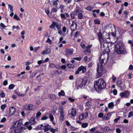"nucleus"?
Segmentation results:
<instances>
[{
  "label": "nucleus",
  "instance_id": "obj_39",
  "mask_svg": "<svg viewBox=\"0 0 133 133\" xmlns=\"http://www.w3.org/2000/svg\"><path fill=\"white\" fill-rule=\"evenodd\" d=\"M49 66L51 68H54L55 67V65L53 63H51L49 64Z\"/></svg>",
  "mask_w": 133,
  "mask_h": 133
},
{
  "label": "nucleus",
  "instance_id": "obj_4",
  "mask_svg": "<svg viewBox=\"0 0 133 133\" xmlns=\"http://www.w3.org/2000/svg\"><path fill=\"white\" fill-rule=\"evenodd\" d=\"M22 124L18 122L14 123L11 128L10 133H20L22 129L21 127Z\"/></svg>",
  "mask_w": 133,
  "mask_h": 133
},
{
  "label": "nucleus",
  "instance_id": "obj_5",
  "mask_svg": "<svg viewBox=\"0 0 133 133\" xmlns=\"http://www.w3.org/2000/svg\"><path fill=\"white\" fill-rule=\"evenodd\" d=\"M51 125L46 123H44L38 126V128L40 129H44V132L49 131L50 129Z\"/></svg>",
  "mask_w": 133,
  "mask_h": 133
},
{
  "label": "nucleus",
  "instance_id": "obj_28",
  "mask_svg": "<svg viewBox=\"0 0 133 133\" xmlns=\"http://www.w3.org/2000/svg\"><path fill=\"white\" fill-rule=\"evenodd\" d=\"M8 9L9 10L10 12H12L13 11V6L11 4H8Z\"/></svg>",
  "mask_w": 133,
  "mask_h": 133
},
{
  "label": "nucleus",
  "instance_id": "obj_29",
  "mask_svg": "<svg viewBox=\"0 0 133 133\" xmlns=\"http://www.w3.org/2000/svg\"><path fill=\"white\" fill-rule=\"evenodd\" d=\"M88 123H83L82 124V127L84 128L87 127L88 125Z\"/></svg>",
  "mask_w": 133,
  "mask_h": 133
},
{
  "label": "nucleus",
  "instance_id": "obj_36",
  "mask_svg": "<svg viewBox=\"0 0 133 133\" xmlns=\"http://www.w3.org/2000/svg\"><path fill=\"white\" fill-rule=\"evenodd\" d=\"M95 24H100V21L98 19H96L94 21Z\"/></svg>",
  "mask_w": 133,
  "mask_h": 133
},
{
  "label": "nucleus",
  "instance_id": "obj_3",
  "mask_svg": "<svg viewBox=\"0 0 133 133\" xmlns=\"http://www.w3.org/2000/svg\"><path fill=\"white\" fill-rule=\"evenodd\" d=\"M117 44L119 47L117 46L115 48V51L117 54H124L127 53V51L126 49V47L122 42H118Z\"/></svg>",
  "mask_w": 133,
  "mask_h": 133
},
{
  "label": "nucleus",
  "instance_id": "obj_55",
  "mask_svg": "<svg viewBox=\"0 0 133 133\" xmlns=\"http://www.w3.org/2000/svg\"><path fill=\"white\" fill-rule=\"evenodd\" d=\"M61 18L64 19H65L66 18L65 15L63 14H61Z\"/></svg>",
  "mask_w": 133,
  "mask_h": 133
},
{
  "label": "nucleus",
  "instance_id": "obj_38",
  "mask_svg": "<svg viewBox=\"0 0 133 133\" xmlns=\"http://www.w3.org/2000/svg\"><path fill=\"white\" fill-rule=\"evenodd\" d=\"M49 118L50 119V121H52L54 120V118L53 116L51 114H50L49 116Z\"/></svg>",
  "mask_w": 133,
  "mask_h": 133
},
{
  "label": "nucleus",
  "instance_id": "obj_62",
  "mask_svg": "<svg viewBox=\"0 0 133 133\" xmlns=\"http://www.w3.org/2000/svg\"><path fill=\"white\" fill-rule=\"evenodd\" d=\"M113 92L114 95H116L117 94V91L116 89H114L113 91Z\"/></svg>",
  "mask_w": 133,
  "mask_h": 133
},
{
  "label": "nucleus",
  "instance_id": "obj_14",
  "mask_svg": "<svg viewBox=\"0 0 133 133\" xmlns=\"http://www.w3.org/2000/svg\"><path fill=\"white\" fill-rule=\"evenodd\" d=\"M87 83V81L86 80H85L84 79H82L80 81L79 84V85L78 87L81 88H84Z\"/></svg>",
  "mask_w": 133,
  "mask_h": 133
},
{
  "label": "nucleus",
  "instance_id": "obj_31",
  "mask_svg": "<svg viewBox=\"0 0 133 133\" xmlns=\"http://www.w3.org/2000/svg\"><path fill=\"white\" fill-rule=\"evenodd\" d=\"M86 106L88 107H90L91 106V102L88 101L86 103Z\"/></svg>",
  "mask_w": 133,
  "mask_h": 133
},
{
  "label": "nucleus",
  "instance_id": "obj_60",
  "mask_svg": "<svg viewBox=\"0 0 133 133\" xmlns=\"http://www.w3.org/2000/svg\"><path fill=\"white\" fill-rule=\"evenodd\" d=\"M12 29H14L15 28L17 29H19V28L18 26H13L12 27Z\"/></svg>",
  "mask_w": 133,
  "mask_h": 133
},
{
  "label": "nucleus",
  "instance_id": "obj_16",
  "mask_svg": "<svg viewBox=\"0 0 133 133\" xmlns=\"http://www.w3.org/2000/svg\"><path fill=\"white\" fill-rule=\"evenodd\" d=\"M73 52V50L72 49H68L65 51V55L67 57H69L70 55H72Z\"/></svg>",
  "mask_w": 133,
  "mask_h": 133
},
{
  "label": "nucleus",
  "instance_id": "obj_30",
  "mask_svg": "<svg viewBox=\"0 0 133 133\" xmlns=\"http://www.w3.org/2000/svg\"><path fill=\"white\" fill-rule=\"evenodd\" d=\"M50 131L52 133H55L56 131H58V129L57 128L56 129H54L53 128H51L50 129Z\"/></svg>",
  "mask_w": 133,
  "mask_h": 133
},
{
  "label": "nucleus",
  "instance_id": "obj_27",
  "mask_svg": "<svg viewBox=\"0 0 133 133\" xmlns=\"http://www.w3.org/2000/svg\"><path fill=\"white\" fill-rule=\"evenodd\" d=\"M81 10L79 9L76 10L74 11V13L76 15H77L79 13H81Z\"/></svg>",
  "mask_w": 133,
  "mask_h": 133
},
{
  "label": "nucleus",
  "instance_id": "obj_25",
  "mask_svg": "<svg viewBox=\"0 0 133 133\" xmlns=\"http://www.w3.org/2000/svg\"><path fill=\"white\" fill-rule=\"evenodd\" d=\"M13 18L14 19H16L17 21H19L20 20V18L18 17V15L16 14H15L14 15V16L13 17Z\"/></svg>",
  "mask_w": 133,
  "mask_h": 133
},
{
  "label": "nucleus",
  "instance_id": "obj_46",
  "mask_svg": "<svg viewBox=\"0 0 133 133\" xmlns=\"http://www.w3.org/2000/svg\"><path fill=\"white\" fill-rule=\"evenodd\" d=\"M133 115V112H129L128 115V117L129 118H130L131 117H132Z\"/></svg>",
  "mask_w": 133,
  "mask_h": 133
},
{
  "label": "nucleus",
  "instance_id": "obj_52",
  "mask_svg": "<svg viewBox=\"0 0 133 133\" xmlns=\"http://www.w3.org/2000/svg\"><path fill=\"white\" fill-rule=\"evenodd\" d=\"M51 11L52 12H55L57 11V10L55 8H52L51 9Z\"/></svg>",
  "mask_w": 133,
  "mask_h": 133
},
{
  "label": "nucleus",
  "instance_id": "obj_51",
  "mask_svg": "<svg viewBox=\"0 0 133 133\" xmlns=\"http://www.w3.org/2000/svg\"><path fill=\"white\" fill-rule=\"evenodd\" d=\"M104 114L102 112H100L98 116L99 118H102L103 117Z\"/></svg>",
  "mask_w": 133,
  "mask_h": 133
},
{
  "label": "nucleus",
  "instance_id": "obj_10",
  "mask_svg": "<svg viewBox=\"0 0 133 133\" xmlns=\"http://www.w3.org/2000/svg\"><path fill=\"white\" fill-rule=\"evenodd\" d=\"M59 109L60 112L59 120L61 121H62L64 120V118L63 109V107H59Z\"/></svg>",
  "mask_w": 133,
  "mask_h": 133
},
{
  "label": "nucleus",
  "instance_id": "obj_57",
  "mask_svg": "<svg viewBox=\"0 0 133 133\" xmlns=\"http://www.w3.org/2000/svg\"><path fill=\"white\" fill-rule=\"evenodd\" d=\"M100 4H101L103 6H105V5H106L107 4H108V5H109L110 4V3L109 2H107L104 3H103L102 4L99 3Z\"/></svg>",
  "mask_w": 133,
  "mask_h": 133
},
{
  "label": "nucleus",
  "instance_id": "obj_34",
  "mask_svg": "<svg viewBox=\"0 0 133 133\" xmlns=\"http://www.w3.org/2000/svg\"><path fill=\"white\" fill-rule=\"evenodd\" d=\"M41 115V113L40 111H38L36 114V117L37 118H38Z\"/></svg>",
  "mask_w": 133,
  "mask_h": 133
},
{
  "label": "nucleus",
  "instance_id": "obj_35",
  "mask_svg": "<svg viewBox=\"0 0 133 133\" xmlns=\"http://www.w3.org/2000/svg\"><path fill=\"white\" fill-rule=\"evenodd\" d=\"M48 118V116H44L42 117L41 118V120H47Z\"/></svg>",
  "mask_w": 133,
  "mask_h": 133
},
{
  "label": "nucleus",
  "instance_id": "obj_33",
  "mask_svg": "<svg viewBox=\"0 0 133 133\" xmlns=\"http://www.w3.org/2000/svg\"><path fill=\"white\" fill-rule=\"evenodd\" d=\"M79 33L80 32L79 31L76 32L74 34V37L76 38L77 36H78L79 35H80V34Z\"/></svg>",
  "mask_w": 133,
  "mask_h": 133
},
{
  "label": "nucleus",
  "instance_id": "obj_1",
  "mask_svg": "<svg viewBox=\"0 0 133 133\" xmlns=\"http://www.w3.org/2000/svg\"><path fill=\"white\" fill-rule=\"evenodd\" d=\"M108 54L107 53L102 52L99 57L98 63H97V72L99 76L101 77L106 72L105 68H103L102 66L106 64L107 61Z\"/></svg>",
  "mask_w": 133,
  "mask_h": 133
},
{
  "label": "nucleus",
  "instance_id": "obj_7",
  "mask_svg": "<svg viewBox=\"0 0 133 133\" xmlns=\"http://www.w3.org/2000/svg\"><path fill=\"white\" fill-rule=\"evenodd\" d=\"M76 109L74 108H71L68 111L69 115L70 116L71 118L73 119L76 116Z\"/></svg>",
  "mask_w": 133,
  "mask_h": 133
},
{
  "label": "nucleus",
  "instance_id": "obj_45",
  "mask_svg": "<svg viewBox=\"0 0 133 133\" xmlns=\"http://www.w3.org/2000/svg\"><path fill=\"white\" fill-rule=\"evenodd\" d=\"M25 33V31L23 30L21 32V34L22 35V38L24 39V38L25 36L24 35Z\"/></svg>",
  "mask_w": 133,
  "mask_h": 133
},
{
  "label": "nucleus",
  "instance_id": "obj_41",
  "mask_svg": "<svg viewBox=\"0 0 133 133\" xmlns=\"http://www.w3.org/2000/svg\"><path fill=\"white\" fill-rule=\"evenodd\" d=\"M75 14L74 12V11L73 12H72L70 14V16L71 17V18L72 19H74L75 18Z\"/></svg>",
  "mask_w": 133,
  "mask_h": 133
},
{
  "label": "nucleus",
  "instance_id": "obj_42",
  "mask_svg": "<svg viewBox=\"0 0 133 133\" xmlns=\"http://www.w3.org/2000/svg\"><path fill=\"white\" fill-rule=\"evenodd\" d=\"M6 105L5 104H3L1 105V109L2 110H4L6 107Z\"/></svg>",
  "mask_w": 133,
  "mask_h": 133
},
{
  "label": "nucleus",
  "instance_id": "obj_11",
  "mask_svg": "<svg viewBox=\"0 0 133 133\" xmlns=\"http://www.w3.org/2000/svg\"><path fill=\"white\" fill-rule=\"evenodd\" d=\"M87 69L86 67L81 66L75 72V74H79L81 71L83 73L85 72L86 71Z\"/></svg>",
  "mask_w": 133,
  "mask_h": 133
},
{
  "label": "nucleus",
  "instance_id": "obj_13",
  "mask_svg": "<svg viewBox=\"0 0 133 133\" xmlns=\"http://www.w3.org/2000/svg\"><path fill=\"white\" fill-rule=\"evenodd\" d=\"M117 84L118 86L122 90H123L125 89L126 88L125 85L123 84H122V82L120 80H118L117 81Z\"/></svg>",
  "mask_w": 133,
  "mask_h": 133
},
{
  "label": "nucleus",
  "instance_id": "obj_59",
  "mask_svg": "<svg viewBox=\"0 0 133 133\" xmlns=\"http://www.w3.org/2000/svg\"><path fill=\"white\" fill-rule=\"evenodd\" d=\"M116 131L117 133H120L121 132V129L119 128H117L116 129Z\"/></svg>",
  "mask_w": 133,
  "mask_h": 133
},
{
  "label": "nucleus",
  "instance_id": "obj_6",
  "mask_svg": "<svg viewBox=\"0 0 133 133\" xmlns=\"http://www.w3.org/2000/svg\"><path fill=\"white\" fill-rule=\"evenodd\" d=\"M50 28L51 29H54L55 30H56V28L57 30H59L61 29V24L55 22H53L51 25H50Z\"/></svg>",
  "mask_w": 133,
  "mask_h": 133
},
{
  "label": "nucleus",
  "instance_id": "obj_26",
  "mask_svg": "<svg viewBox=\"0 0 133 133\" xmlns=\"http://www.w3.org/2000/svg\"><path fill=\"white\" fill-rule=\"evenodd\" d=\"M114 106V104L113 102L110 103L108 105L109 108L111 109H112L113 108Z\"/></svg>",
  "mask_w": 133,
  "mask_h": 133
},
{
  "label": "nucleus",
  "instance_id": "obj_17",
  "mask_svg": "<svg viewBox=\"0 0 133 133\" xmlns=\"http://www.w3.org/2000/svg\"><path fill=\"white\" fill-rule=\"evenodd\" d=\"M129 94L128 91H125L124 92H121L119 94V95L121 97L126 98L128 97Z\"/></svg>",
  "mask_w": 133,
  "mask_h": 133
},
{
  "label": "nucleus",
  "instance_id": "obj_15",
  "mask_svg": "<svg viewBox=\"0 0 133 133\" xmlns=\"http://www.w3.org/2000/svg\"><path fill=\"white\" fill-rule=\"evenodd\" d=\"M88 116V113L86 112L83 113L79 115V119L80 120H82L86 118Z\"/></svg>",
  "mask_w": 133,
  "mask_h": 133
},
{
  "label": "nucleus",
  "instance_id": "obj_49",
  "mask_svg": "<svg viewBox=\"0 0 133 133\" xmlns=\"http://www.w3.org/2000/svg\"><path fill=\"white\" fill-rule=\"evenodd\" d=\"M78 17L79 19H81L83 17V15L81 13H80L78 15Z\"/></svg>",
  "mask_w": 133,
  "mask_h": 133
},
{
  "label": "nucleus",
  "instance_id": "obj_37",
  "mask_svg": "<svg viewBox=\"0 0 133 133\" xmlns=\"http://www.w3.org/2000/svg\"><path fill=\"white\" fill-rule=\"evenodd\" d=\"M56 1H54L53 3V6L56 7L58 5V3Z\"/></svg>",
  "mask_w": 133,
  "mask_h": 133
},
{
  "label": "nucleus",
  "instance_id": "obj_8",
  "mask_svg": "<svg viewBox=\"0 0 133 133\" xmlns=\"http://www.w3.org/2000/svg\"><path fill=\"white\" fill-rule=\"evenodd\" d=\"M24 109L26 110L34 111L35 109V105L32 104H26L24 105Z\"/></svg>",
  "mask_w": 133,
  "mask_h": 133
},
{
  "label": "nucleus",
  "instance_id": "obj_23",
  "mask_svg": "<svg viewBox=\"0 0 133 133\" xmlns=\"http://www.w3.org/2000/svg\"><path fill=\"white\" fill-rule=\"evenodd\" d=\"M48 96L50 98L53 99H55L56 98V96L54 94H49Z\"/></svg>",
  "mask_w": 133,
  "mask_h": 133
},
{
  "label": "nucleus",
  "instance_id": "obj_56",
  "mask_svg": "<svg viewBox=\"0 0 133 133\" xmlns=\"http://www.w3.org/2000/svg\"><path fill=\"white\" fill-rule=\"evenodd\" d=\"M46 42L49 43L50 44H52L51 41L49 38H48L47 39Z\"/></svg>",
  "mask_w": 133,
  "mask_h": 133
},
{
  "label": "nucleus",
  "instance_id": "obj_40",
  "mask_svg": "<svg viewBox=\"0 0 133 133\" xmlns=\"http://www.w3.org/2000/svg\"><path fill=\"white\" fill-rule=\"evenodd\" d=\"M45 51L46 52V54H48L50 53L51 52V49L49 48H48L46 49Z\"/></svg>",
  "mask_w": 133,
  "mask_h": 133
},
{
  "label": "nucleus",
  "instance_id": "obj_24",
  "mask_svg": "<svg viewBox=\"0 0 133 133\" xmlns=\"http://www.w3.org/2000/svg\"><path fill=\"white\" fill-rule=\"evenodd\" d=\"M85 9L88 11H91L94 9V8L93 7L90 5L87 7Z\"/></svg>",
  "mask_w": 133,
  "mask_h": 133
},
{
  "label": "nucleus",
  "instance_id": "obj_12",
  "mask_svg": "<svg viewBox=\"0 0 133 133\" xmlns=\"http://www.w3.org/2000/svg\"><path fill=\"white\" fill-rule=\"evenodd\" d=\"M77 24L76 23L75 21H73L72 24L70 26V29L72 31L71 34H72L73 32L77 29Z\"/></svg>",
  "mask_w": 133,
  "mask_h": 133
},
{
  "label": "nucleus",
  "instance_id": "obj_18",
  "mask_svg": "<svg viewBox=\"0 0 133 133\" xmlns=\"http://www.w3.org/2000/svg\"><path fill=\"white\" fill-rule=\"evenodd\" d=\"M16 109L13 107H11L9 108V114L10 116L13 115L16 112Z\"/></svg>",
  "mask_w": 133,
  "mask_h": 133
},
{
  "label": "nucleus",
  "instance_id": "obj_50",
  "mask_svg": "<svg viewBox=\"0 0 133 133\" xmlns=\"http://www.w3.org/2000/svg\"><path fill=\"white\" fill-rule=\"evenodd\" d=\"M68 99L71 102H73L75 101V100L74 98L71 97H69L68 98Z\"/></svg>",
  "mask_w": 133,
  "mask_h": 133
},
{
  "label": "nucleus",
  "instance_id": "obj_19",
  "mask_svg": "<svg viewBox=\"0 0 133 133\" xmlns=\"http://www.w3.org/2000/svg\"><path fill=\"white\" fill-rule=\"evenodd\" d=\"M101 129L102 131L105 132H108L111 130V129L108 127H106L104 128L102 127Z\"/></svg>",
  "mask_w": 133,
  "mask_h": 133
},
{
  "label": "nucleus",
  "instance_id": "obj_32",
  "mask_svg": "<svg viewBox=\"0 0 133 133\" xmlns=\"http://www.w3.org/2000/svg\"><path fill=\"white\" fill-rule=\"evenodd\" d=\"M15 85L13 84H11L9 85V89L10 90L13 89L15 87Z\"/></svg>",
  "mask_w": 133,
  "mask_h": 133
},
{
  "label": "nucleus",
  "instance_id": "obj_53",
  "mask_svg": "<svg viewBox=\"0 0 133 133\" xmlns=\"http://www.w3.org/2000/svg\"><path fill=\"white\" fill-rule=\"evenodd\" d=\"M109 117H108L107 114L105 115L103 117L104 119H105V120H108L109 119Z\"/></svg>",
  "mask_w": 133,
  "mask_h": 133
},
{
  "label": "nucleus",
  "instance_id": "obj_63",
  "mask_svg": "<svg viewBox=\"0 0 133 133\" xmlns=\"http://www.w3.org/2000/svg\"><path fill=\"white\" fill-rule=\"evenodd\" d=\"M69 79L70 80H73L74 79V77L72 75H70L69 77Z\"/></svg>",
  "mask_w": 133,
  "mask_h": 133
},
{
  "label": "nucleus",
  "instance_id": "obj_22",
  "mask_svg": "<svg viewBox=\"0 0 133 133\" xmlns=\"http://www.w3.org/2000/svg\"><path fill=\"white\" fill-rule=\"evenodd\" d=\"M65 94V92L64 91L62 90H61L60 92H59L58 94V95L59 96H63Z\"/></svg>",
  "mask_w": 133,
  "mask_h": 133
},
{
  "label": "nucleus",
  "instance_id": "obj_2",
  "mask_svg": "<svg viewBox=\"0 0 133 133\" xmlns=\"http://www.w3.org/2000/svg\"><path fill=\"white\" fill-rule=\"evenodd\" d=\"M94 87L96 90H101L105 88L106 83L105 81L102 78H100L94 81Z\"/></svg>",
  "mask_w": 133,
  "mask_h": 133
},
{
  "label": "nucleus",
  "instance_id": "obj_64",
  "mask_svg": "<svg viewBox=\"0 0 133 133\" xmlns=\"http://www.w3.org/2000/svg\"><path fill=\"white\" fill-rule=\"evenodd\" d=\"M129 69L131 70H133V66L130 65L129 67Z\"/></svg>",
  "mask_w": 133,
  "mask_h": 133
},
{
  "label": "nucleus",
  "instance_id": "obj_44",
  "mask_svg": "<svg viewBox=\"0 0 133 133\" xmlns=\"http://www.w3.org/2000/svg\"><path fill=\"white\" fill-rule=\"evenodd\" d=\"M111 78L112 79V80L113 82H115L116 79V77H115L114 75H112L111 77Z\"/></svg>",
  "mask_w": 133,
  "mask_h": 133
},
{
  "label": "nucleus",
  "instance_id": "obj_48",
  "mask_svg": "<svg viewBox=\"0 0 133 133\" xmlns=\"http://www.w3.org/2000/svg\"><path fill=\"white\" fill-rule=\"evenodd\" d=\"M81 46L84 49H85L86 47L85 46V44L83 43H81Z\"/></svg>",
  "mask_w": 133,
  "mask_h": 133
},
{
  "label": "nucleus",
  "instance_id": "obj_9",
  "mask_svg": "<svg viewBox=\"0 0 133 133\" xmlns=\"http://www.w3.org/2000/svg\"><path fill=\"white\" fill-rule=\"evenodd\" d=\"M98 36L101 45V46L102 45H104V43L105 42V39L103 37L102 34L101 32H99L98 34Z\"/></svg>",
  "mask_w": 133,
  "mask_h": 133
},
{
  "label": "nucleus",
  "instance_id": "obj_61",
  "mask_svg": "<svg viewBox=\"0 0 133 133\" xmlns=\"http://www.w3.org/2000/svg\"><path fill=\"white\" fill-rule=\"evenodd\" d=\"M0 26L2 28H4L6 27V26L3 23H1L0 24Z\"/></svg>",
  "mask_w": 133,
  "mask_h": 133
},
{
  "label": "nucleus",
  "instance_id": "obj_47",
  "mask_svg": "<svg viewBox=\"0 0 133 133\" xmlns=\"http://www.w3.org/2000/svg\"><path fill=\"white\" fill-rule=\"evenodd\" d=\"M96 130V128H91L90 131L91 132L90 133H94V131Z\"/></svg>",
  "mask_w": 133,
  "mask_h": 133
},
{
  "label": "nucleus",
  "instance_id": "obj_54",
  "mask_svg": "<svg viewBox=\"0 0 133 133\" xmlns=\"http://www.w3.org/2000/svg\"><path fill=\"white\" fill-rule=\"evenodd\" d=\"M62 30L64 33L65 32L66 30V28L65 26H64L62 28Z\"/></svg>",
  "mask_w": 133,
  "mask_h": 133
},
{
  "label": "nucleus",
  "instance_id": "obj_43",
  "mask_svg": "<svg viewBox=\"0 0 133 133\" xmlns=\"http://www.w3.org/2000/svg\"><path fill=\"white\" fill-rule=\"evenodd\" d=\"M67 65L69 68H73L74 66V65L73 64L69 63L67 64Z\"/></svg>",
  "mask_w": 133,
  "mask_h": 133
},
{
  "label": "nucleus",
  "instance_id": "obj_58",
  "mask_svg": "<svg viewBox=\"0 0 133 133\" xmlns=\"http://www.w3.org/2000/svg\"><path fill=\"white\" fill-rule=\"evenodd\" d=\"M81 59V58L80 57L73 58V59H74L76 60L79 61H80Z\"/></svg>",
  "mask_w": 133,
  "mask_h": 133
},
{
  "label": "nucleus",
  "instance_id": "obj_21",
  "mask_svg": "<svg viewBox=\"0 0 133 133\" xmlns=\"http://www.w3.org/2000/svg\"><path fill=\"white\" fill-rule=\"evenodd\" d=\"M30 123L31 125H34L35 123V118H31L30 120Z\"/></svg>",
  "mask_w": 133,
  "mask_h": 133
},
{
  "label": "nucleus",
  "instance_id": "obj_20",
  "mask_svg": "<svg viewBox=\"0 0 133 133\" xmlns=\"http://www.w3.org/2000/svg\"><path fill=\"white\" fill-rule=\"evenodd\" d=\"M92 46V44H90L89 45H88L87 46H86V51L85 52H85L86 51H87V52H91V50L90 49V48H91Z\"/></svg>",
  "mask_w": 133,
  "mask_h": 133
}]
</instances>
